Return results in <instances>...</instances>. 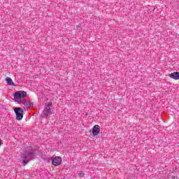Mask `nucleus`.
Instances as JSON below:
<instances>
[{
	"label": "nucleus",
	"mask_w": 179,
	"mask_h": 179,
	"mask_svg": "<svg viewBox=\"0 0 179 179\" xmlns=\"http://www.w3.org/2000/svg\"><path fill=\"white\" fill-rule=\"evenodd\" d=\"M27 96V92L25 91H17L14 94V99L15 101H20L22 99H24Z\"/></svg>",
	"instance_id": "1"
},
{
	"label": "nucleus",
	"mask_w": 179,
	"mask_h": 179,
	"mask_svg": "<svg viewBox=\"0 0 179 179\" xmlns=\"http://www.w3.org/2000/svg\"><path fill=\"white\" fill-rule=\"evenodd\" d=\"M14 113L17 115V120L18 121H22V120H23L24 110L22 108H15Z\"/></svg>",
	"instance_id": "2"
},
{
	"label": "nucleus",
	"mask_w": 179,
	"mask_h": 179,
	"mask_svg": "<svg viewBox=\"0 0 179 179\" xmlns=\"http://www.w3.org/2000/svg\"><path fill=\"white\" fill-rule=\"evenodd\" d=\"M52 108L51 103H48L46 107L43 110V115L45 118H48V117L52 114V112H51Z\"/></svg>",
	"instance_id": "3"
},
{
	"label": "nucleus",
	"mask_w": 179,
	"mask_h": 179,
	"mask_svg": "<svg viewBox=\"0 0 179 179\" xmlns=\"http://www.w3.org/2000/svg\"><path fill=\"white\" fill-rule=\"evenodd\" d=\"M62 163V158L59 157H55L52 160L53 166H59Z\"/></svg>",
	"instance_id": "4"
},
{
	"label": "nucleus",
	"mask_w": 179,
	"mask_h": 179,
	"mask_svg": "<svg viewBox=\"0 0 179 179\" xmlns=\"http://www.w3.org/2000/svg\"><path fill=\"white\" fill-rule=\"evenodd\" d=\"M99 134H100V126L96 124L92 128V134L94 135V136H97Z\"/></svg>",
	"instance_id": "5"
},
{
	"label": "nucleus",
	"mask_w": 179,
	"mask_h": 179,
	"mask_svg": "<svg viewBox=\"0 0 179 179\" xmlns=\"http://www.w3.org/2000/svg\"><path fill=\"white\" fill-rule=\"evenodd\" d=\"M169 78L174 79L175 80H179V72H173L169 74Z\"/></svg>",
	"instance_id": "6"
},
{
	"label": "nucleus",
	"mask_w": 179,
	"mask_h": 179,
	"mask_svg": "<svg viewBox=\"0 0 179 179\" xmlns=\"http://www.w3.org/2000/svg\"><path fill=\"white\" fill-rule=\"evenodd\" d=\"M6 82L8 83V85L15 86V83H13V81L11 80L10 78L6 77Z\"/></svg>",
	"instance_id": "7"
},
{
	"label": "nucleus",
	"mask_w": 179,
	"mask_h": 179,
	"mask_svg": "<svg viewBox=\"0 0 179 179\" xmlns=\"http://www.w3.org/2000/svg\"><path fill=\"white\" fill-rule=\"evenodd\" d=\"M78 176H79V177H85V173H82V172H80V173H78Z\"/></svg>",
	"instance_id": "8"
},
{
	"label": "nucleus",
	"mask_w": 179,
	"mask_h": 179,
	"mask_svg": "<svg viewBox=\"0 0 179 179\" xmlns=\"http://www.w3.org/2000/svg\"><path fill=\"white\" fill-rule=\"evenodd\" d=\"M22 162L24 163V166H26V164H27V162H26V160H23Z\"/></svg>",
	"instance_id": "9"
},
{
	"label": "nucleus",
	"mask_w": 179,
	"mask_h": 179,
	"mask_svg": "<svg viewBox=\"0 0 179 179\" xmlns=\"http://www.w3.org/2000/svg\"><path fill=\"white\" fill-rule=\"evenodd\" d=\"M172 179H178V177H177V176H173V177L172 178Z\"/></svg>",
	"instance_id": "10"
},
{
	"label": "nucleus",
	"mask_w": 179,
	"mask_h": 179,
	"mask_svg": "<svg viewBox=\"0 0 179 179\" xmlns=\"http://www.w3.org/2000/svg\"><path fill=\"white\" fill-rule=\"evenodd\" d=\"M27 104L28 106H31V103H30V102H27Z\"/></svg>",
	"instance_id": "11"
},
{
	"label": "nucleus",
	"mask_w": 179,
	"mask_h": 179,
	"mask_svg": "<svg viewBox=\"0 0 179 179\" xmlns=\"http://www.w3.org/2000/svg\"><path fill=\"white\" fill-rule=\"evenodd\" d=\"M29 156H31L30 154L27 153V157H29Z\"/></svg>",
	"instance_id": "12"
},
{
	"label": "nucleus",
	"mask_w": 179,
	"mask_h": 179,
	"mask_svg": "<svg viewBox=\"0 0 179 179\" xmlns=\"http://www.w3.org/2000/svg\"><path fill=\"white\" fill-rule=\"evenodd\" d=\"M27 155V152H25V155Z\"/></svg>",
	"instance_id": "13"
},
{
	"label": "nucleus",
	"mask_w": 179,
	"mask_h": 179,
	"mask_svg": "<svg viewBox=\"0 0 179 179\" xmlns=\"http://www.w3.org/2000/svg\"><path fill=\"white\" fill-rule=\"evenodd\" d=\"M0 146H1V141H0Z\"/></svg>",
	"instance_id": "14"
}]
</instances>
